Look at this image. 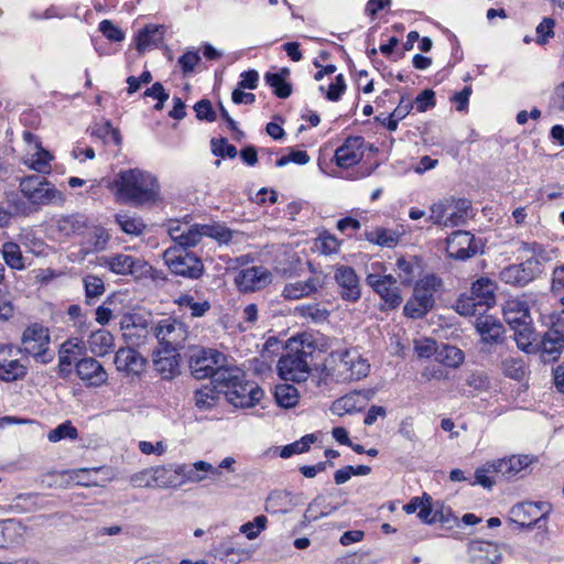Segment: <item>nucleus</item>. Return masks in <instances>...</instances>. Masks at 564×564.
<instances>
[{
    "mask_svg": "<svg viewBox=\"0 0 564 564\" xmlns=\"http://www.w3.org/2000/svg\"><path fill=\"white\" fill-rule=\"evenodd\" d=\"M338 372L345 380H359L369 373L370 365L355 349H347L340 355Z\"/></svg>",
    "mask_w": 564,
    "mask_h": 564,
    "instance_id": "nucleus-17",
    "label": "nucleus"
},
{
    "mask_svg": "<svg viewBox=\"0 0 564 564\" xmlns=\"http://www.w3.org/2000/svg\"><path fill=\"white\" fill-rule=\"evenodd\" d=\"M339 241L330 234H323L318 237L316 246L324 254L335 253L339 249Z\"/></svg>",
    "mask_w": 564,
    "mask_h": 564,
    "instance_id": "nucleus-64",
    "label": "nucleus"
},
{
    "mask_svg": "<svg viewBox=\"0 0 564 564\" xmlns=\"http://www.w3.org/2000/svg\"><path fill=\"white\" fill-rule=\"evenodd\" d=\"M543 272V262L536 257H529L518 264H510L499 272V279L506 284L524 286Z\"/></svg>",
    "mask_w": 564,
    "mask_h": 564,
    "instance_id": "nucleus-12",
    "label": "nucleus"
},
{
    "mask_svg": "<svg viewBox=\"0 0 564 564\" xmlns=\"http://www.w3.org/2000/svg\"><path fill=\"white\" fill-rule=\"evenodd\" d=\"M468 555L475 564H499L501 561V553L497 544L486 541L470 542Z\"/></svg>",
    "mask_w": 564,
    "mask_h": 564,
    "instance_id": "nucleus-28",
    "label": "nucleus"
},
{
    "mask_svg": "<svg viewBox=\"0 0 564 564\" xmlns=\"http://www.w3.org/2000/svg\"><path fill=\"white\" fill-rule=\"evenodd\" d=\"M367 284L373 289L383 301L382 310H394L402 303V296L397 286V278L391 274H368Z\"/></svg>",
    "mask_w": 564,
    "mask_h": 564,
    "instance_id": "nucleus-15",
    "label": "nucleus"
},
{
    "mask_svg": "<svg viewBox=\"0 0 564 564\" xmlns=\"http://www.w3.org/2000/svg\"><path fill=\"white\" fill-rule=\"evenodd\" d=\"M510 327L514 330L513 337L518 348L529 351V348L535 339L532 321H527L525 324L522 323L521 325Z\"/></svg>",
    "mask_w": 564,
    "mask_h": 564,
    "instance_id": "nucleus-49",
    "label": "nucleus"
},
{
    "mask_svg": "<svg viewBox=\"0 0 564 564\" xmlns=\"http://www.w3.org/2000/svg\"><path fill=\"white\" fill-rule=\"evenodd\" d=\"M235 282L240 291L254 292L271 282V273L264 267H250L241 270L236 275Z\"/></svg>",
    "mask_w": 564,
    "mask_h": 564,
    "instance_id": "nucleus-20",
    "label": "nucleus"
},
{
    "mask_svg": "<svg viewBox=\"0 0 564 564\" xmlns=\"http://www.w3.org/2000/svg\"><path fill=\"white\" fill-rule=\"evenodd\" d=\"M217 384L227 401L235 408L254 406L264 395L257 383L245 380V375L239 369L219 371Z\"/></svg>",
    "mask_w": 564,
    "mask_h": 564,
    "instance_id": "nucleus-3",
    "label": "nucleus"
},
{
    "mask_svg": "<svg viewBox=\"0 0 564 564\" xmlns=\"http://www.w3.org/2000/svg\"><path fill=\"white\" fill-rule=\"evenodd\" d=\"M564 347V335L557 329L547 330L541 341V350L544 356L555 359Z\"/></svg>",
    "mask_w": 564,
    "mask_h": 564,
    "instance_id": "nucleus-40",
    "label": "nucleus"
},
{
    "mask_svg": "<svg viewBox=\"0 0 564 564\" xmlns=\"http://www.w3.org/2000/svg\"><path fill=\"white\" fill-rule=\"evenodd\" d=\"M495 473L497 474L496 465L492 462H488L481 467L477 468L475 471V484L480 485L484 488L490 489L495 480L488 475Z\"/></svg>",
    "mask_w": 564,
    "mask_h": 564,
    "instance_id": "nucleus-59",
    "label": "nucleus"
},
{
    "mask_svg": "<svg viewBox=\"0 0 564 564\" xmlns=\"http://www.w3.org/2000/svg\"><path fill=\"white\" fill-rule=\"evenodd\" d=\"M86 346L85 343L78 338H70L61 345L58 350V368L59 372H69L70 366L75 365L82 358H85Z\"/></svg>",
    "mask_w": 564,
    "mask_h": 564,
    "instance_id": "nucleus-27",
    "label": "nucleus"
},
{
    "mask_svg": "<svg viewBox=\"0 0 564 564\" xmlns=\"http://www.w3.org/2000/svg\"><path fill=\"white\" fill-rule=\"evenodd\" d=\"M503 373L512 379H521L525 373V365L521 358L509 357L502 361Z\"/></svg>",
    "mask_w": 564,
    "mask_h": 564,
    "instance_id": "nucleus-57",
    "label": "nucleus"
},
{
    "mask_svg": "<svg viewBox=\"0 0 564 564\" xmlns=\"http://www.w3.org/2000/svg\"><path fill=\"white\" fill-rule=\"evenodd\" d=\"M334 279L339 286V294L344 301L355 303L360 299L361 290L359 278L351 267H337Z\"/></svg>",
    "mask_w": 564,
    "mask_h": 564,
    "instance_id": "nucleus-18",
    "label": "nucleus"
},
{
    "mask_svg": "<svg viewBox=\"0 0 564 564\" xmlns=\"http://www.w3.org/2000/svg\"><path fill=\"white\" fill-rule=\"evenodd\" d=\"M505 321L509 326L525 324L532 321L530 315V303L527 295L511 297L506 301L502 307Z\"/></svg>",
    "mask_w": 564,
    "mask_h": 564,
    "instance_id": "nucleus-26",
    "label": "nucleus"
},
{
    "mask_svg": "<svg viewBox=\"0 0 564 564\" xmlns=\"http://www.w3.org/2000/svg\"><path fill=\"white\" fill-rule=\"evenodd\" d=\"M203 226V237H210L216 239L219 242H228L232 238V232L225 226L215 224V225H202Z\"/></svg>",
    "mask_w": 564,
    "mask_h": 564,
    "instance_id": "nucleus-61",
    "label": "nucleus"
},
{
    "mask_svg": "<svg viewBox=\"0 0 564 564\" xmlns=\"http://www.w3.org/2000/svg\"><path fill=\"white\" fill-rule=\"evenodd\" d=\"M117 370L127 375H139L143 371L145 359L131 347L120 348L115 356Z\"/></svg>",
    "mask_w": 564,
    "mask_h": 564,
    "instance_id": "nucleus-29",
    "label": "nucleus"
},
{
    "mask_svg": "<svg viewBox=\"0 0 564 564\" xmlns=\"http://www.w3.org/2000/svg\"><path fill=\"white\" fill-rule=\"evenodd\" d=\"M316 437L313 434H307L301 440L285 445L281 451V457L289 458L294 454H302L310 449L311 445L315 442Z\"/></svg>",
    "mask_w": 564,
    "mask_h": 564,
    "instance_id": "nucleus-54",
    "label": "nucleus"
},
{
    "mask_svg": "<svg viewBox=\"0 0 564 564\" xmlns=\"http://www.w3.org/2000/svg\"><path fill=\"white\" fill-rule=\"evenodd\" d=\"M289 69L283 68L279 73H267L264 79L279 98H288L292 94V86L286 82Z\"/></svg>",
    "mask_w": 564,
    "mask_h": 564,
    "instance_id": "nucleus-42",
    "label": "nucleus"
},
{
    "mask_svg": "<svg viewBox=\"0 0 564 564\" xmlns=\"http://www.w3.org/2000/svg\"><path fill=\"white\" fill-rule=\"evenodd\" d=\"M435 359L444 367L457 368L464 361V354L455 346L443 345L437 349Z\"/></svg>",
    "mask_w": 564,
    "mask_h": 564,
    "instance_id": "nucleus-44",
    "label": "nucleus"
},
{
    "mask_svg": "<svg viewBox=\"0 0 564 564\" xmlns=\"http://www.w3.org/2000/svg\"><path fill=\"white\" fill-rule=\"evenodd\" d=\"M7 202L12 214L26 217L43 206H62L66 197L47 178L31 174L18 178V191L8 193Z\"/></svg>",
    "mask_w": 564,
    "mask_h": 564,
    "instance_id": "nucleus-1",
    "label": "nucleus"
},
{
    "mask_svg": "<svg viewBox=\"0 0 564 564\" xmlns=\"http://www.w3.org/2000/svg\"><path fill=\"white\" fill-rule=\"evenodd\" d=\"M76 373L88 387H100L108 379V373L102 365L93 357L82 358L77 362Z\"/></svg>",
    "mask_w": 564,
    "mask_h": 564,
    "instance_id": "nucleus-24",
    "label": "nucleus"
},
{
    "mask_svg": "<svg viewBox=\"0 0 564 564\" xmlns=\"http://www.w3.org/2000/svg\"><path fill=\"white\" fill-rule=\"evenodd\" d=\"M333 510L334 508L326 503V498L319 495L310 502L304 518L310 522L316 521L319 518L328 516Z\"/></svg>",
    "mask_w": 564,
    "mask_h": 564,
    "instance_id": "nucleus-51",
    "label": "nucleus"
},
{
    "mask_svg": "<svg viewBox=\"0 0 564 564\" xmlns=\"http://www.w3.org/2000/svg\"><path fill=\"white\" fill-rule=\"evenodd\" d=\"M176 470H178V475L182 476L183 485L187 482H202L207 479L209 475L215 477L221 475L218 468L205 460H197L193 464H177Z\"/></svg>",
    "mask_w": 564,
    "mask_h": 564,
    "instance_id": "nucleus-25",
    "label": "nucleus"
},
{
    "mask_svg": "<svg viewBox=\"0 0 564 564\" xmlns=\"http://www.w3.org/2000/svg\"><path fill=\"white\" fill-rule=\"evenodd\" d=\"M77 436V430L72 425L69 421L59 424L55 429L51 430L47 434V438L52 443L59 442L64 438L76 440Z\"/></svg>",
    "mask_w": 564,
    "mask_h": 564,
    "instance_id": "nucleus-56",
    "label": "nucleus"
},
{
    "mask_svg": "<svg viewBox=\"0 0 564 564\" xmlns=\"http://www.w3.org/2000/svg\"><path fill=\"white\" fill-rule=\"evenodd\" d=\"M86 296L88 299L99 297L105 292L104 280L97 275H87L83 279Z\"/></svg>",
    "mask_w": 564,
    "mask_h": 564,
    "instance_id": "nucleus-62",
    "label": "nucleus"
},
{
    "mask_svg": "<svg viewBox=\"0 0 564 564\" xmlns=\"http://www.w3.org/2000/svg\"><path fill=\"white\" fill-rule=\"evenodd\" d=\"M183 235L176 236V243L180 248H188L196 246L203 238V226L202 225H189L184 223Z\"/></svg>",
    "mask_w": 564,
    "mask_h": 564,
    "instance_id": "nucleus-48",
    "label": "nucleus"
},
{
    "mask_svg": "<svg viewBox=\"0 0 564 564\" xmlns=\"http://www.w3.org/2000/svg\"><path fill=\"white\" fill-rule=\"evenodd\" d=\"M274 398L282 408H292L299 402V391L294 386L283 383L278 384L274 391Z\"/></svg>",
    "mask_w": 564,
    "mask_h": 564,
    "instance_id": "nucleus-50",
    "label": "nucleus"
},
{
    "mask_svg": "<svg viewBox=\"0 0 564 564\" xmlns=\"http://www.w3.org/2000/svg\"><path fill=\"white\" fill-rule=\"evenodd\" d=\"M417 517L424 523L432 524L437 521H443V516L438 510H435L432 506V498L427 494L423 495V503L420 507Z\"/></svg>",
    "mask_w": 564,
    "mask_h": 564,
    "instance_id": "nucleus-53",
    "label": "nucleus"
},
{
    "mask_svg": "<svg viewBox=\"0 0 564 564\" xmlns=\"http://www.w3.org/2000/svg\"><path fill=\"white\" fill-rule=\"evenodd\" d=\"M2 257L11 269L23 270L25 267L20 246L17 242L8 241L2 245Z\"/></svg>",
    "mask_w": 564,
    "mask_h": 564,
    "instance_id": "nucleus-47",
    "label": "nucleus"
},
{
    "mask_svg": "<svg viewBox=\"0 0 564 564\" xmlns=\"http://www.w3.org/2000/svg\"><path fill=\"white\" fill-rule=\"evenodd\" d=\"M154 335L165 349L178 350L188 338V328L183 322L166 317L156 323Z\"/></svg>",
    "mask_w": 564,
    "mask_h": 564,
    "instance_id": "nucleus-13",
    "label": "nucleus"
},
{
    "mask_svg": "<svg viewBox=\"0 0 564 564\" xmlns=\"http://www.w3.org/2000/svg\"><path fill=\"white\" fill-rule=\"evenodd\" d=\"M469 207L467 199L444 198L430 207L429 220L443 227L459 226L467 218Z\"/></svg>",
    "mask_w": 564,
    "mask_h": 564,
    "instance_id": "nucleus-7",
    "label": "nucleus"
},
{
    "mask_svg": "<svg viewBox=\"0 0 564 564\" xmlns=\"http://www.w3.org/2000/svg\"><path fill=\"white\" fill-rule=\"evenodd\" d=\"M90 351L96 356H105L113 347V337L106 329L94 332L88 340Z\"/></svg>",
    "mask_w": 564,
    "mask_h": 564,
    "instance_id": "nucleus-43",
    "label": "nucleus"
},
{
    "mask_svg": "<svg viewBox=\"0 0 564 564\" xmlns=\"http://www.w3.org/2000/svg\"><path fill=\"white\" fill-rule=\"evenodd\" d=\"M116 223L121 230L128 235L139 236L143 232L145 225L139 217H132L128 214L116 215Z\"/></svg>",
    "mask_w": 564,
    "mask_h": 564,
    "instance_id": "nucleus-52",
    "label": "nucleus"
},
{
    "mask_svg": "<svg viewBox=\"0 0 564 564\" xmlns=\"http://www.w3.org/2000/svg\"><path fill=\"white\" fill-rule=\"evenodd\" d=\"M189 368L196 379L213 378L217 384V373L230 370L226 367V356L212 348H197L189 358Z\"/></svg>",
    "mask_w": 564,
    "mask_h": 564,
    "instance_id": "nucleus-8",
    "label": "nucleus"
},
{
    "mask_svg": "<svg viewBox=\"0 0 564 564\" xmlns=\"http://www.w3.org/2000/svg\"><path fill=\"white\" fill-rule=\"evenodd\" d=\"M85 245L87 251H101L105 250L109 241V235L106 229L101 227L86 228Z\"/></svg>",
    "mask_w": 564,
    "mask_h": 564,
    "instance_id": "nucleus-45",
    "label": "nucleus"
},
{
    "mask_svg": "<svg viewBox=\"0 0 564 564\" xmlns=\"http://www.w3.org/2000/svg\"><path fill=\"white\" fill-rule=\"evenodd\" d=\"M101 183L113 193L118 203L141 206L155 204L160 199L161 187L158 178L140 169L120 171L112 181L102 178Z\"/></svg>",
    "mask_w": 564,
    "mask_h": 564,
    "instance_id": "nucleus-2",
    "label": "nucleus"
},
{
    "mask_svg": "<svg viewBox=\"0 0 564 564\" xmlns=\"http://www.w3.org/2000/svg\"><path fill=\"white\" fill-rule=\"evenodd\" d=\"M100 267L117 275H131L135 280L151 274L152 267L143 259L127 253H112L98 258Z\"/></svg>",
    "mask_w": 564,
    "mask_h": 564,
    "instance_id": "nucleus-6",
    "label": "nucleus"
},
{
    "mask_svg": "<svg viewBox=\"0 0 564 564\" xmlns=\"http://www.w3.org/2000/svg\"><path fill=\"white\" fill-rule=\"evenodd\" d=\"M175 303L181 307L188 310L193 317H200L205 315L207 311L210 308V304L208 301H196L194 295L192 294H182L176 300Z\"/></svg>",
    "mask_w": 564,
    "mask_h": 564,
    "instance_id": "nucleus-46",
    "label": "nucleus"
},
{
    "mask_svg": "<svg viewBox=\"0 0 564 564\" xmlns=\"http://www.w3.org/2000/svg\"><path fill=\"white\" fill-rule=\"evenodd\" d=\"M268 519L265 516H257L252 521L243 523L239 531L246 535L248 540H254L267 528Z\"/></svg>",
    "mask_w": 564,
    "mask_h": 564,
    "instance_id": "nucleus-55",
    "label": "nucleus"
},
{
    "mask_svg": "<svg viewBox=\"0 0 564 564\" xmlns=\"http://www.w3.org/2000/svg\"><path fill=\"white\" fill-rule=\"evenodd\" d=\"M359 397V393H354V394H347L338 400H336L330 410L334 414L336 415H344L346 413H351L354 412L357 406H356V398Z\"/></svg>",
    "mask_w": 564,
    "mask_h": 564,
    "instance_id": "nucleus-60",
    "label": "nucleus"
},
{
    "mask_svg": "<svg viewBox=\"0 0 564 564\" xmlns=\"http://www.w3.org/2000/svg\"><path fill=\"white\" fill-rule=\"evenodd\" d=\"M294 314L300 318L313 323H323L327 321L330 315L329 311L319 303L299 305L294 308Z\"/></svg>",
    "mask_w": 564,
    "mask_h": 564,
    "instance_id": "nucleus-41",
    "label": "nucleus"
},
{
    "mask_svg": "<svg viewBox=\"0 0 564 564\" xmlns=\"http://www.w3.org/2000/svg\"><path fill=\"white\" fill-rule=\"evenodd\" d=\"M495 304V285L489 279L481 278L473 283L471 295L460 300L457 311L463 315H474Z\"/></svg>",
    "mask_w": 564,
    "mask_h": 564,
    "instance_id": "nucleus-11",
    "label": "nucleus"
},
{
    "mask_svg": "<svg viewBox=\"0 0 564 564\" xmlns=\"http://www.w3.org/2000/svg\"><path fill=\"white\" fill-rule=\"evenodd\" d=\"M165 28L158 24L145 25L137 36V50L145 52L151 47H156L163 43Z\"/></svg>",
    "mask_w": 564,
    "mask_h": 564,
    "instance_id": "nucleus-33",
    "label": "nucleus"
},
{
    "mask_svg": "<svg viewBox=\"0 0 564 564\" xmlns=\"http://www.w3.org/2000/svg\"><path fill=\"white\" fill-rule=\"evenodd\" d=\"M395 272L400 283L410 285L421 273V264L416 258H399L395 263Z\"/></svg>",
    "mask_w": 564,
    "mask_h": 564,
    "instance_id": "nucleus-37",
    "label": "nucleus"
},
{
    "mask_svg": "<svg viewBox=\"0 0 564 564\" xmlns=\"http://www.w3.org/2000/svg\"><path fill=\"white\" fill-rule=\"evenodd\" d=\"M119 325L129 346H141L149 336L150 316L147 313L128 312L121 316Z\"/></svg>",
    "mask_w": 564,
    "mask_h": 564,
    "instance_id": "nucleus-14",
    "label": "nucleus"
},
{
    "mask_svg": "<svg viewBox=\"0 0 564 564\" xmlns=\"http://www.w3.org/2000/svg\"><path fill=\"white\" fill-rule=\"evenodd\" d=\"M286 352L278 361V371L285 381L302 382L311 373V359L314 352L312 343L292 338L285 347Z\"/></svg>",
    "mask_w": 564,
    "mask_h": 564,
    "instance_id": "nucleus-4",
    "label": "nucleus"
},
{
    "mask_svg": "<svg viewBox=\"0 0 564 564\" xmlns=\"http://www.w3.org/2000/svg\"><path fill=\"white\" fill-rule=\"evenodd\" d=\"M541 502H521L513 506L510 510V521L522 529H532L542 519L545 518L542 511Z\"/></svg>",
    "mask_w": 564,
    "mask_h": 564,
    "instance_id": "nucleus-21",
    "label": "nucleus"
},
{
    "mask_svg": "<svg viewBox=\"0 0 564 564\" xmlns=\"http://www.w3.org/2000/svg\"><path fill=\"white\" fill-rule=\"evenodd\" d=\"M214 382L203 386L194 393L195 406L202 411H207L216 406L219 397L223 393L221 389L213 384Z\"/></svg>",
    "mask_w": 564,
    "mask_h": 564,
    "instance_id": "nucleus-35",
    "label": "nucleus"
},
{
    "mask_svg": "<svg viewBox=\"0 0 564 564\" xmlns=\"http://www.w3.org/2000/svg\"><path fill=\"white\" fill-rule=\"evenodd\" d=\"M497 475L505 479H512L517 477L523 469L533 463V458L529 455H512L508 458L494 460Z\"/></svg>",
    "mask_w": 564,
    "mask_h": 564,
    "instance_id": "nucleus-30",
    "label": "nucleus"
},
{
    "mask_svg": "<svg viewBox=\"0 0 564 564\" xmlns=\"http://www.w3.org/2000/svg\"><path fill=\"white\" fill-rule=\"evenodd\" d=\"M177 464L159 466L154 468V482L159 488H178L183 486L182 476L178 475Z\"/></svg>",
    "mask_w": 564,
    "mask_h": 564,
    "instance_id": "nucleus-34",
    "label": "nucleus"
},
{
    "mask_svg": "<svg viewBox=\"0 0 564 564\" xmlns=\"http://www.w3.org/2000/svg\"><path fill=\"white\" fill-rule=\"evenodd\" d=\"M477 250L475 237L468 231H454L446 240V252L454 259L465 260L476 254Z\"/></svg>",
    "mask_w": 564,
    "mask_h": 564,
    "instance_id": "nucleus-19",
    "label": "nucleus"
},
{
    "mask_svg": "<svg viewBox=\"0 0 564 564\" xmlns=\"http://www.w3.org/2000/svg\"><path fill=\"white\" fill-rule=\"evenodd\" d=\"M129 481L134 488H151L155 486L154 468L144 469L131 475Z\"/></svg>",
    "mask_w": 564,
    "mask_h": 564,
    "instance_id": "nucleus-63",
    "label": "nucleus"
},
{
    "mask_svg": "<svg viewBox=\"0 0 564 564\" xmlns=\"http://www.w3.org/2000/svg\"><path fill=\"white\" fill-rule=\"evenodd\" d=\"M319 91L325 93V97L329 101H338L346 90V83L343 74L335 77V80L325 89L324 86H319Z\"/></svg>",
    "mask_w": 564,
    "mask_h": 564,
    "instance_id": "nucleus-58",
    "label": "nucleus"
},
{
    "mask_svg": "<svg viewBox=\"0 0 564 564\" xmlns=\"http://www.w3.org/2000/svg\"><path fill=\"white\" fill-rule=\"evenodd\" d=\"M52 160V154L41 145L40 149L28 152L23 163L37 173H50Z\"/></svg>",
    "mask_w": 564,
    "mask_h": 564,
    "instance_id": "nucleus-38",
    "label": "nucleus"
},
{
    "mask_svg": "<svg viewBox=\"0 0 564 564\" xmlns=\"http://www.w3.org/2000/svg\"><path fill=\"white\" fill-rule=\"evenodd\" d=\"M443 282L435 274H426L419 279L413 288L412 296L403 306L406 317L417 319L424 317L435 304V294L442 290Z\"/></svg>",
    "mask_w": 564,
    "mask_h": 564,
    "instance_id": "nucleus-5",
    "label": "nucleus"
},
{
    "mask_svg": "<svg viewBox=\"0 0 564 564\" xmlns=\"http://www.w3.org/2000/svg\"><path fill=\"white\" fill-rule=\"evenodd\" d=\"M20 352L21 350L13 346L0 347V380L11 382L26 375V365L20 360Z\"/></svg>",
    "mask_w": 564,
    "mask_h": 564,
    "instance_id": "nucleus-16",
    "label": "nucleus"
},
{
    "mask_svg": "<svg viewBox=\"0 0 564 564\" xmlns=\"http://www.w3.org/2000/svg\"><path fill=\"white\" fill-rule=\"evenodd\" d=\"M365 140L361 137H349L335 152L336 164L350 167L358 164L364 156Z\"/></svg>",
    "mask_w": 564,
    "mask_h": 564,
    "instance_id": "nucleus-23",
    "label": "nucleus"
},
{
    "mask_svg": "<svg viewBox=\"0 0 564 564\" xmlns=\"http://www.w3.org/2000/svg\"><path fill=\"white\" fill-rule=\"evenodd\" d=\"M404 235V230H392L387 228H376L365 234L366 239L381 247L393 248L398 245L400 238Z\"/></svg>",
    "mask_w": 564,
    "mask_h": 564,
    "instance_id": "nucleus-36",
    "label": "nucleus"
},
{
    "mask_svg": "<svg viewBox=\"0 0 564 564\" xmlns=\"http://www.w3.org/2000/svg\"><path fill=\"white\" fill-rule=\"evenodd\" d=\"M155 370L164 379H172L178 373V355L176 350L165 349L158 351L153 359Z\"/></svg>",
    "mask_w": 564,
    "mask_h": 564,
    "instance_id": "nucleus-32",
    "label": "nucleus"
},
{
    "mask_svg": "<svg viewBox=\"0 0 564 564\" xmlns=\"http://www.w3.org/2000/svg\"><path fill=\"white\" fill-rule=\"evenodd\" d=\"M21 351L32 356L41 364H48L53 360L54 354L50 350V332L48 328L41 324L34 323L28 326L21 338Z\"/></svg>",
    "mask_w": 564,
    "mask_h": 564,
    "instance_id": "nucleus-9",
    "label": "nucleus"
},
{
    "mask_svg": "<svg viewBox=\"0 0 564 564\" xmlns=\"http://www.w3.org/2000/svg\"><path fill=\"white\" fill-rule=\"evenodd\" d=\"M163 260L172 273L184 278L197 279L204 271L200 259L184 248H167L163 253Z\"/></svg>",
    "mask_w": 564,
    "mask_h": 564,
    "instance_id": "nucleus-10",
    "label": "nucleus"
},
{
    "mask_svg": "<svg viewBox=\"0 0 564 564\" xmlns=\"http://www.w3.org/2000/svg\"><path fill=\"white\" fill-rule=\"evenodd\" d=\"M326 276L322 273L314 274L305 281H295L286 283L282 291L285 300H300L323 289L326 284Z\"/></svg>",
    "mask_w": 564,
    "mask_h": 564,
    "instance_id": "nucleus-22",
    "label": "nucleus"
},
{
    "mask_svg": "<svg viewBox=\"0 0 564 564\" xmlns=\"http://www.w3.org/2000/svg\"><path fill=\"white\" fill-rule=\"evenodd\" d=\"M56 228L66 237L80 235L87 228L86 218L79 214L62 216L56 221Z\"/></svg>",
    "mask_w": 564,
    "mask_h": 564,
    "instance_id": "nucleus-39",
    "label": "nucleus"
},
{
    "mask_svg": "<svg viewBox=\"0 0 564 564\" xmlns=\"http://www.w3.org/2000/svg\"><path fill=\"white\" fill-rule=\"evenodd\" d=\"M476 329L485 344L494 345L502 340L503 325L492 316H481L476 321Z\"/></svg>",
    "mask_w": 564,
    "mask_h": 564,
    "instance_id": "nucleus-31",
    "label": "nucleus"
}]
</instances>
